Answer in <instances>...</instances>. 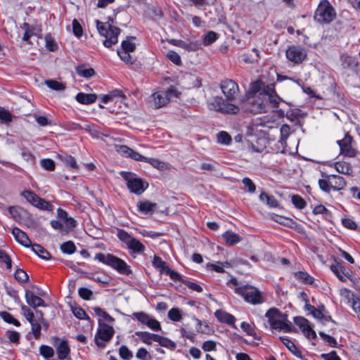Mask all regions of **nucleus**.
<instances>
[{"mask_svg":"<svg viewBox=\"0 0 360 360\" xmlns=\"http://www.w3.org/2000/svg\"><path fill=\"white\" fill-rule=\"evenodd\" d=\"M221 89L226 98V101L221 97H215L209 103L210 109L224 114L238 113L240 110L239 105L231 103L236 100L239 95L238 84L231 79H225L221 83Z\"/></svg>","mask_w":360,"mask_h":360,"instance_id":"1","label":"nucleus"},{"mask_svg":"<svg viewBox=\"0 0 360 360\" xmlns=\"http://www.w3.org/2000/svg\"><path fill=\"white\" fill-rule=\"evenodd\" d=\"M266 316L268 318L269 323L271 327L274 329H279L285 332H291L292 324L288 321L287 314H281L278 309L271 308L266 313Z\"/></svg>","mask_w":360,"mask_h":360,"instance_id":"2","label":"nucleus"},{"mask_svg":"<svg viewBox=\"0 0 360 360\" xmlns=\"http://www.w3.org/2000/svg\"><path fill=\"white\" fill-rule=\"evenodd\" d=\"M336 11L328 0H321L315 11L314 18L320 24H329L336 18Z\"/></svg>","mask_w":360,"mask_h":360,"instance_id":"3","label":"nucleus"},{"mask_svg":"<svg viewBox=\"0 0 360 360\" xmlns=\"http://www.w3.org/2000/svg\"><path fill=\"white\" fill-rule=\"evenodd\" d=\"M96 259L116 269L122 274L129 275L131 273L130 266L122 259L111 254L98 253Z\"/></svg>","mask_w":360,"mask_h":360,"instance_id":"4","label":"nucleus"},{"mask_svg":"<svg viewBox=\"0 0 360 360\" xmlns=\"http://www.w3.org/2000/svg\"><path fill=\"white\" fill-rule=\"evenodd\" d=\"M97 29L101 35L105 37L103 45L110 48L117 43V37L120 33V29L112 26L109 22L103 23L96 20Z\"/></svg>","mask_w":360,"mask_h":360,"instance_id":"5","label":"nucleus"},{"mask_svg":"<svg viewBox=\"0 0 360 360\" xmlns=\"http://www.w3.org/2000/svg\"><path fill=\"white\" fill-rule=\"evenodd\" d=\"M180 92L173 86L167 91H158L150 98V103L155 108H160L167 105L172 98H178Z\"/></svg>","mask_w":360,"mask_h":360,"instance_id":"6","label":"nucleus"},{"mask_svg":"<svg viewBox=\"0 0 360 360\" xmlns=\"http://www.w3.org/2000/svg\"><path fill=\"white\" fill-rule=\"evenodd\" d=\"M266 106L262 96L249 98L246 101L242 102L239 107L244 111L257 114L266 112Z\"/></svg>","mask_w":360,"mask_h":360,"instance_id":"7","label":"nucleus"},{"mask_svg":"<svg viewBox=\"0 0 360 360\" xmlns=\"http://www.w3.org/2000/svg\"><path fill=\"white\" fill-rule=\"evenodd\" d=\"M122 177L127 181L128 188L131 192L137 195L142 193L148 187V184H145L141 179L131 172H122Z\"/></svg>","mask_w":360,"mask_h":360,"instance_id":"8","label":"nucleus"},{"mask_svg":"<svg viewBox=\"0 0 360 360\" xmlns=\"http://www.w3.org/2000/svg\"><path fill=\"white\" fill-rule=\"evenodd\" d=\"M117 236L125 244L127 248L134 252L142 253L145 251L146 248L144 245L138 239L129 234L126 231L119 229Z\"/></svg>","mask_w":360,"mask_h":360,"instance_id":"9","label":"nucleus"},{"mask_svg":"<svg viewBox=\"0 0 360 360\" xmlns=\"http://www.w3.org/2000/svg\"><path fill=\"white\" fill-rule=\"evenodd\" d=\"M236 292L242 295L245 300L253 304H262L264 299L260 292L252 286H243L236 288Z\"/></svg>","mask_w":360,"mask_h":360,"instance_id":"10","label":"nucleus"},{"mask_svg":"<svg viewBox=\"0 0 360 360\" xmlns=\"http://www.w3.org/2000/svg\"><path fill=\"white\" fill-rule=\"evenodd\" d=\"M99 321H101L99 320ZM115 333L114 328L105 323L99 322V327L95 336V342L99 348H104L105 342L110 340Z\"/></svg>","mask_w":360,"mask_h":360,"instance_id":"11","label":"nucleus"},{"mask_svg":"<svg viewBox=\"0 0 360 360\" xmlns=\"http://www.w3.org/2000/svg\"><path fill=\"white\" fill-rule=\"evenodd\" d=\"M338 143L341 154L350 158L356 156L357 150L354 147L355 143L351 136L346 134L344 139L338 141Z\"/></svg>","mask_w":360,"mask_h":360,"instance_id":"12","label":"nucleus"},{"mask_svg":"<svg viewBox=\"0 0 360 360\" xmlns=\"http://www.w3.org/2000/svg\"><path fill=\"white\" fill-rule=\"evenodd\" d=\"M21 195L33 206L41 210H49L51 207L49 202L43 198H39L37 194L31 191H24L21 193Z\"/></svg>","mask_w":360,"mask_h":360,"instance_id":"13","label":"nucleus"},{"mask_svg":"<svg viewBox=\"0 0 360 360\" xmlns=\"http://www.w3.org/2000/svg\"><path fill=\"white\" fill-rule=\"evenodd\" d=\"M285 56L290 61L299 64L305 59L307 53L302 47L292 46L286 50Z\"/></svg>","mask_w":360,"mask_h":360,"instance_id":"14","label":"nucleus"},{"mask_svg":"<svg viewBox=\"0 0 360 360\" xmlns=\"http://www.w3.org/2000/svg\"><path fill=\"white\" fill-rule=\"evenodd\" d=\"M53 346L56 349L58 358L60 360H65L69 359L70 349L68 344V342L65 340H61L57 337H54L53 338Z\"/></svg>","mask_w":360,"mask_h":360,"instance_id":"15","label":"nucleus"},{"mask_svg":"<svg viewBox=\"0 0 360 360\" xmlns=\"http://www.w3.org/2000/svg\"><path fill=\"white\" fill-rule=\"evenodd\" d=\"M116 151L122 155L127 158H130L136 161H147L148 158H146L139 153L134 151L127 146L119 145L115 146Z\"/></svg>","mask_w":360,"mask_h":360,"instance_id":"16","label":"nucleus"},{"mask_svg":"<svg viewBox=\"0 0 360 360\" xmlns=\"http://www.w3.org/2000/svg\"><path fill=\"white\" fill-rule=\"evenodd\" d=\"M294 321L296 325H297L304 333L307 338H315L316 337L315 331L311 327L309 322L307 319L297 316L294 319Z\"/></svg>","mask_w":360,"mask_h":360,"instance_id":"17","label":"nucleus"},{"mask_svg":"<svg viewBox=\"0 0 360 360\" xmlns=\"http://www.w3.org/2000/svg\"><path fill=\"white\" fill-rule=\"evenodd\" d=\"M264 92L263 96L266 103L267 104V102H269L272 108H278L281 101V98L277 95L274 87L267 86L266 88L264 89Z\"/></svg>","mask_w":360,"mask_h":360,"instance_id":"18","label":"nucleus"},{"mask_svg":"<svg viewBox=\"0 0 360 360\" xmlns=\"http://www.w3.org/2000/svg\"><path fill=\"white\" fill-rule=\"evenodd\" d=\"M169 43L174 46L181 47L188 51H196L200 49V44L198 41L187 43L182 40L172 39L169 40Z\"/></svg>","mask_w":360,"mask_h":360,"instance_id":"19","label":"nucleus"},{"mask_svg":"<svg viewBox=\"0 0 360 360\" xmlns=\"http://www.w3.org/2000/svg\"><path fill=\"white\" fill-rule=\"evenodd\" d=\"M330 269L341 281L345 282L347 278L352 281L350 271L346 269L342 265L333 264L330 266Z\"/></svg>","mask_w":360,"mask_h":360,"instance_id":"20","label":"nucleus"},{"mask_svg":"<svg viewBox=\"0 0 360 360\" xmlns=\"http://www.w3.org/2000/svg\"><path fill=\"white\" fill-rule=\"evenodd\" d=\"M12 234L13 235L15 239L22 245L27 248L32 245L30 239L28 238L27 234L20 229L14 227L12 229Z\"/></svg>","mask_w":360,"mask_h":360,"instance_id":"21","label":"nucleus"},{"mask_svg":"<svg viewBox=\"0 0 360 360\" xmlns=\"http://www.w3.org/2000/svg\"><path fill=\"white\" fill-rule=\"evenodd\" d=\"M328 183L330 184L331 189L340 191L346 186L345 179L338 175H328Z\"/></svg>","mask_w":360,"mask_h":360,"instance_id":"22","label":"nucleus"},{"mask_svg":"<svg viewBox=\"0 0 360 360\" xmlns=\"http://www.w3.org/2000/svg\"><path fill=\"white\" fill-rule=\"evenodd\" d=\"M25 299L27 303L34 307L44 306V301L39 297L35 295L32 291L27 290L25 291Z\"/></svg>","mask_w":360,"mask_h":360,"instance_id":"23","label":"nucleus"},{"mask_svg":"<svg viewBox=\"0 0 360 360\" xmlns=\"http://www.w3.org/2000/svg\"><path fill=\"white\" fill-rule=\"evenodd\" d=\"M214 316L219 321L231 326H233L236 321V318L233 315L222 310H217L214 312Z\"/></svg>","mask_w":360,"mask_h":360,"instance_id":"24","label":"nucleus"},{"mask_svg":"<svg viewBox=\"0 0 360 360\" xmlns=\"http://www.w3.org/2000/svg\"><path fill=\"white\" fill-rule=\"evenodd\" d=\"M97 99V95L95 94H84V93H79L76 96V100L82 103L85 105H89L94 103Z\"/></svg>","mask_w":360,"mask_h":360,"instance_id":"25","label":"nucleus"},{"mask_svg":"<svg viewBox=\"0 0 360 360\" xmlns=\"http://www.w3.org/2000/svg\"><path fill=\"white\" fill-rule=\"evenodd\" d=\"M280 340L295 356L300 358L302 357L301 351L289 338L287 337H281Z\"/></svg>","mask_w":360,"mask_h":360,"instance_id":"26","label":"nucleus"},{"mask_svg":"<svg viewBox=\"0 0 360 360\" xmlns=\"http://www.w3.org/2000/svg\"><path fill=\"white\" fill-rule=\"evenodd\" d=\"M222 237L229 245H233L240 240V236L231 231H226L222 235Z\"/></svg>","mask_w":360,"mask_h":360,"instance_id":"27","label":"nucleus"},{"mask_svg":"<svg viewBox=\"0 0 360 360\" xmlns=\"http://www.w3.org/2000/svg\"><path fill=\"white\" fill-rule=\"evenodd\" d=\"M341 59L345 68L354 69L358 66V61L354 57L348 55H342Z\"/></svg>","mask_w":360,"mask_h":360,"instance_id":"28","label":"nucleus"},{"mask_svg":"<svg viewBox=\"0 0 360 360\" xmlns=\"http://www.w3.org/2000/svg\"><path fill=\"white\" fill-rule=\"evenodd\" d=\"M32 246V250L37 254L39 257L44 259H49L51 257L50 253L42 246L39 244H33Z\"/></svg>","mask_w":360,"mask_h":360,"instance_id":"29","label":"nucleus"},{"mask_svg":"<svg viewBox=\"0 0 360 360\" xmlns=\"http://www.w3.org/2000/svg\"><path fill=\"white\" fill-rule=\"evenodd\" d=\"M157 205L149 201L139 202L138 204V209L140 212L148 214L153 212L156 207Z\"/></svg>","mask_w":360,"mask_h":360,"instance_id":"30","label":"nucleus"},{"mask_svg":"<svg viewBox=\"0 0 360 360\" xmlns=\"http://www.w3.org/2000/svg\"><path fill=\"white\" fill-rule=\"evenodd\" d=\"M135 334L141 338V340L148 345H151L152 342L155 340L157 334L150 333L148 332L137 331Z\"/></svg>","mask_w":360,"mask_h":360,"instance_id":"31","label":"nucleus"},{"mask_svg":"<svg viewBox=\"0 0 360 360\" xmlns=\"http://www.w3.org/2000/svg\"><path fill=\"white\" fill-rule=\"evenodd\" d=\"M259 199L262 202H265L271 207H276L278 206V202L273 195H269L263 192L259 195Z\"/></svg>","mask_w":360,"mask_h":360,"instance_id":"32","label":"nucleus"},{"mask_svg":"<svg viewBox=\"0 0 360 360\" xmlns=\"http://www.w3.org/2000/svg\"><path fill=\"white\" fill-rule=\"evenodd\" d=\"M305 309L309 311L311 315L318 319H321V318L324 317L323 314V311L324 310V307L321 306V308L316 309L314 306L310 304H306Z\"/></svg>","mask_w":360,"mask_h":360,"instance_id":"33","label":"nucleus"},{"mask_svg":"<svg viewBox=\"0 0 360 360\" xmlns=\"http://www.w3.org/2000/svg\"><path fill=\"white\" fill-rule=\"evenodd\" d=\"M45 84L49 88L55 91H63L66 88L65 84L53 79L46 80Z\"/></svg>","mask_w":360,"mask_h":360,"instance_id":"34","label":"nucleus"},{"mask_svg":"<svg viewBox=\"0 0 360 360\" xmlns=\"http://www.w3.org/2000/svg\"><path fill=\"white\" fill-rule=\"evenodd\" d=\"M76 72L79 76L85 78H90L95 74V71L93 68L86 69L84 68L83 65L77 67Z\"/></svg>","mask_w":360,"mask_h":360,"instance_id":"35","label":"nucleus"},{"mask_svg":"<svg viewBox=\"0 0 360 360\" xmlns=\"http://www.w3.org/2000/svg\"><path fill=\"white\" fill-rule=\"evenodd\" d=\"M335 169L341 174H349L352 169L348 163L345 162H338L335 164Z\"/></svg>","mask_w":360,"mask_h":360,"instance_id":"36","label":"nucleus"},{"mask_svg":"<svg viewBox=\"0 0 360 360\" xmlns=\"http://www.w3.org/2000/svg\"><path fill=\"white\" fill-rule=\"evenodd\" d=\"M134 39L135 37H127L126 40L122 42V46L120 50L131 52L134 51L136 49V44L131 41V40Z\"/></svg>","mask_w":360,"mask_h":360,"instance_id":"37","label":"nucleus"},{"mask_svg":"<svg viewBox=\"0 0 360 360\" xmlns=\"http://www.w3.org/2000/svg\"><path fill=\"white\" fill-rule=\"evenodd\" d=\"M281 138L280 142L282 145L285 144L287 139L291 133L290 127L288 124H283L280 129Z\"/></svg>","mask_w":360,"mask_h":360,"instance_id":"38","label":"nucleus"},{"mask_svg":"<svg viewBox=\"0 0 360 360\" xmlns=\"http://www.w3.org/2000/svg\"><path fill=\"white\" fill-rule=\"evenodd\" d=\"M58 158L61 160V161H63L65 164L66 166H70L73 169L78 168L76 160L73 157L67 155H59Z\"/></svg>","mask_w":360,"mask_h":360,"instance_id":"39","label":"nucleus"},{"mask_svg":"<svg viewBox=\"0 0 360 360\" xmlns=\"http://www.w3.org/2000/svg\"><path fill=\"white\" fill-rule=\"evenodd\" d=\"M131 51L117 50V54L127 64H133L134 62V58L130 54Z\"/></svg>","mask_w":360,"mask_h":360,"instance_id":"40","label":"nucleus"},{"mask_svg":"<svg viewBox=\"0 0 360 360\" xmlns=\"http://www.w3.org/2000/svg\"><path fill=\"white\" fill-rule=\"evenodd\" d=\"M295 277L307 284H312L314 283V278L311 276H310L307 272H295Z\"/></svg>","mask_w":360,"mask_h":360,"instance_id":"41","label":"nucleus"},{"mask_svg":"<svg viewBox=\"0 0 360 360\" xmlns=\"http://www.w3.org/2000/svg\"><path fill=\"white\" fill-rule=\"evenodd\" d=\"M0 316L1 319L8 323H13L15 326H19L20 325V322L15 319L11 314L6 311H2L0 313Z\"/></svg>","mask_w":360,"mask_h":360,"instance_id":"42","label":"nucleus"},{"mask_svg":"<svg viewBox=\"0 0 360 360\" xmlns=\"http://www.w3.org/2000/svg\"><path fill=\"white\" fill-rule=\"evenodd\" d=\"M60 249L64 253L72 254L76 251V247L72 241H68L60 245Z\"/></svg>","mask_w":360,"mask_h":360,"instance_id":"43","label":"nucleus"},{"mask_svg":"<svg viewBox=\"0 0 360 360\" xmlns=\"http://www.w3.org/2000/svg\"><path fill=\"white\" fill-rule=\"evenodd\" d=\"M168 317L173 321H179L182 318L181 311L178 308H172L168 312Z\"/></svg>","mask_w":360,"mask_h":360,"instance_id":"44","label":"nucleus"},{"mask_svg":"<svg viewBox=\"0 0 360 360\" xmlns=\"http://www.w3.org/2000/svg\"><path fill=\"white\" fill-rule=\"evenodd\" d=\"M32 326V331L35 339H39L41 335V322L36 319L30 323Z\"/></svg>","mask_w":360,"mask_h":360,"instance_id":"45","label":"nucleus"},{"mask_svg":"<svg viewBox=\"0 0 360 360\" xmlns=\"http://www.w3.org/2000/svg\"><path fill=\"white\" fill-rule=\"evenodd\" d=\"M166 57L176 65H181L182 63L180 56L174 51H169L166 53Z\"/></svg>","mask_w":360,"mask_h":360,"instance_id":"46","label":"nucleus"},{"mask_svg":"<svg viewBox=\"0 0 360 360\" xmlns=\"http://www.w3.org/2000/svg\"><path fill=\"white\" fill-rule=\"evenodd\" d=\"M153 265L157 269H160V271L162 273H164L166 270V268L168 267L166 262L158 256L154 257L153 260Z\"/></svg>","mask_w":360,"mask_h":360,"instance_id":"47","label":"nucleus"},{"mask_svg":"<svg viewBox=\"0 0 360 360\" xmlns=\"http://www.w3.org/2000/svg\"><path fill=\"white\" fill-rule=\"evenodd\" d=\"M73 314L79 319H89L85 311L79 307H72Z\"/></svg>","mask_w":360,"mask_h":360,"instance_id":"48","label":"nucleus"},{"mask_svg":"<svg viewBox=\"0 0 360 360\" xmlns=\"http://www.w3.org/2000/svg\"><path fill=\"white\" fill-rule=\"evenodd\" d=\"M93 309L98 316L103 318L105 321L108 322L114 321V319L105 311H103L101 308L96 307L93 308Z\"/></svg>","mask_w":360,"mask_h":360,"instance_id":"49","label":"nucleus"},{"mask_svg":"<svg viewBox=\"0 0 360 360\" xmlns=\"http://www.w3.org/2000/svg\"><path fill=\"white\" fill-rule=\"evenodd\" d=\"M40 354L42 355L46 359L51 358L54 354L53 349L47 345H41L39 347Z\"/></svg>","mask_w":360,"mask_h":360,"instance_id":"50","label":"nucleus"},{"mask_svg":"<svg viewBox=\"0 0 360 360\" xmlns=\"http://www.w3.org/2000/svg\"><path fill=\"white\" fill-rule=\"evenodd\" d=\"M110 96H111L112 99L114 101L115 98H120V103H123L124 105H127L125 103V100L127 98L126 96L122 93L121 90L115 89L109 93Z\"/></svg>","mask_w":360,"mask_h":360,"instance_id":"51","label":"nucleus"},{"mask_svg":"<svg viewBox=\"0 0 360 360\" xmlns=\"http://www.w3.org/2000/svg\"><path fill=\"white\" fill-rule=\"evenodd\" d=\"M119 354L124 360H130L133 356L132 352L124 345L120 347Z\"/></svg>","mask_w":360,"mask_h":360,"instance_id":"52","label":"nucleus"},{"mask_svg":"<svg viewBox=\"0 0 360 360\" xmlns=\"http://www.w3.org/2000/svg\"><path fill=\"white\" fill-rule=\"evenodd\" d=\"M0 262L4 263L8 269H11L12 267V262L10 257L2 250H0Z\"/></svg>","mask_w":360,"mask_h":360,"instance_id":"53","label":"nucleus"},{"mask_svg":"<svg viewBox=\"0 0 360 360\" xmlns=\"http://www.w3.org/2000/svg\"><path fill=\"white\" fill-rule=\"evenodd\" d=\"M14 276L17 281L20 282H26L29 279V276L27 273L21 269H16Z\"/></svg>","mask_w":360,"mask_h":360,"instance_id":"54","label":"nucleus"},{"mask_svg":"<svg viewBox=\"0 0 360 360\" xmlns=\"http://www.w3.org/2000/svg\"><path fill=\"white\" fill-rule=\"evenodd\" d=\"M217 39V34L210 31L204 36L203 44L205 46H208L215 41Z\"/></svg>","mask_w":360,"mask_h":360,"instance_id":"55","label":"nucleus"},{"mask_svg":"<svg viewBox=\"0 0 360 360\" xmlns=\"http://www.w3.org/2000/svg\"><path fill=\"white\" fill-rule=\"evenodd\" d=\"M292 202L293 205L298 209H303L306 206V202L304 200L297 195H292Z\"/></svg>","mask_w":360,"mask_h":360,"instance_id":"56","label":"nucleus"},{"mask_svg":"<svg viewBox=\"0 0 360 360\" xmlns=\"http://www.w3.org/2000/svg\"><path fill=\"white\" fill-rule=\"evenodd\" d=\"M231 141V136L226 131H221L217 134V141L220 143L229 144Z\"/></svg>","mask_w":360,"mask_h":360,"instance_id":"57","label":"nucleus"},{"mask_svg":"<svg viewBox=\"0 0 360 360\" xmlns=\"http://www.w3.org/2000/svg\"><path fill=\"white\" fill-rule=\"evenodd\" d=\"M257 124L271 129L274 127L276 125V122L275 120H270V119H269V117L266 116H264L259 119V123H257Z\"/></svg>","mask_w":360,"mask_h":360,"instance_id":"58","label":"nucleus"},{"mask_svg":"<svg viewBox=\"0 0 360 360\" xmlns=\"http://www.w3.org/2000/svg\"><path fill=\"white\" fill-rule=\"evenodd\" d=\"M40 164L46 170L53 171L55 169V162L51 159H43L41 160Z\"/></svg>","mask_w":360,"mask_h":360,"instance_id":"59","label":"nucleus"},{"mask_svg":"<svg viewBox=\"0 0 360 360\" xmlns=\"http://www.w3.org/2000/svg\"><path fill=\"white\" fill-rule=\"evenodd\" d=\"M325 177L326 179L319 180V185L321 190L328 193L331 190L330 184L328 183V175H325Z\"/></svg>","mask_w":360,"mask_h":360,"instance_id":"60","label":"nucleus"},{"mask_svg":"<svg viewBox=\"0 0 360 360\" xmlns=\"http://www.w3.org/2000/svg\"><path fill=\"white\" fill-rule=\"evenodd\" d=\"M134 316L141 323L146 325L148 323V321L150 318V316L144 313V312H136L134 313Z\"/></svg>","mask_w":360,"mask_h":360,"instance_id":"61","label":"nucleus"},{"mask_svg":"<svg viewBox=\"0 0 360 360\" xmlns=\"http://www.w3.org/2000/svg\"><path fill=\"white\" fill-rule=\"evenodd\" d=\"M72 29L74 34L77 37L79 38L80 37H82L83 34V30L79 22L76 19H74L72 21Z\"/></svg>","mask_w":360,"mask_h":360,"instance_id":"62","label":"nucleus"},{"mask_svg":"<svg viewBox=\"0 0 360 360\" xmlns=\"http://www.w3.org/2000/svg\"><path fill=\"white\" fill-rule=\"evenodd\" d=\"M78 293L82 298L86 300H90L93 295L92 291L86 288H80Z\"/></svg>","mask_w":360,"mask_h":360,"instance_id":"63","label":"nucleus"},{"mask_svg":"<svg viewBox=\"0 0 360 360\" xmlns=\"http://www.w3.org/2000/svg\"><path fill=\"white\" fill-rule=\"evenodd\" d=\"M242 182L244 184V186L247 187V191L248 192L254 193L255 191L256 186L250 179L245 177L243 179Z\"/></svg>","mask_w":360,"mask_h":360,"instance_id":"64","label":"nucleus"}]
</instances>
